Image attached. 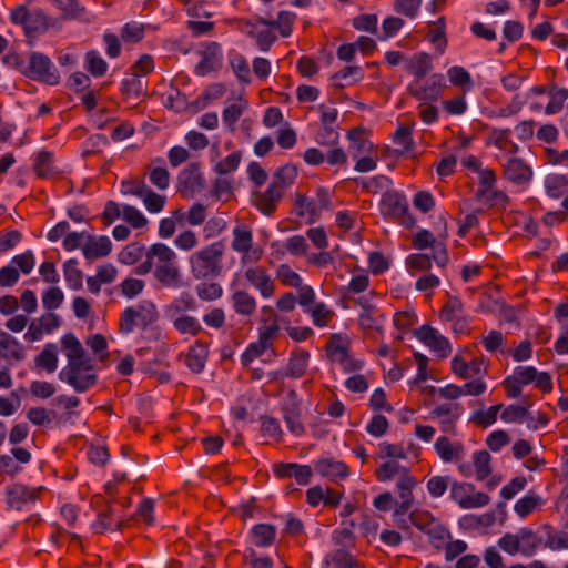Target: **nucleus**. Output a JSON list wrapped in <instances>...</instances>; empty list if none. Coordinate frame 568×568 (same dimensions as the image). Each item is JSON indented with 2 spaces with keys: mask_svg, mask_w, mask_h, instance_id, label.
Here are the masks:
<instances>
[{
  "mask_svg": "<svg viewBox=\"0 0 568 568\" xmlns=\"http://www.w3.org/2000/svg\"><path fill=\"white\" fill-rule=\"evenodd\" d=\"M296 14L291 11H280L275 20H268L272 29H276L283 38L292 34Z\"/></svg>",
  "mask_w": 568,
  "mask_h": 568,
  "instance_id": "56",
  "label": "nucleus"
},
{
  "mask_svg": "<svg viewBox=\"0 0 568 568\" xmlns=\"http://www.w3.org/2000/svg\"><path fill=\"white\" fill-rule=\"evenodd\" d=\"M374 474L381 483L396 480L397 489L414 488L417 484L409 469L396 460H385L375 469Z\"/></svg>",
  "mask_w": 568,
  "mask_h": 568,
  "instance_id": "10",
  "label": "nucleus"
},
{
  "mask_svg": "<svg viewBox=\"0 0 568 568\" xmlns=\"http://www.w3.org/2000/svg\"><path fill=\"white\" fill-rule=\"evenodd\" d=\"M542 500L539 495L529 491L525 496H523L520 499L516 501L514 505V511L519 516L520 518H526L529 516L532 511H535L537 508L541 507Z\"/></svg>",
  "mask_w": 568,
  "mask_h": 568,
  "instance_id": "49",
  "label": "nucleus"
},
{
  "mask_svg": "<svg viewBox=\"0 0 568 568\" xmlns=\"http://www.w3.org/2000/svg\"><path fill=\"white\" fill-rule=\"evenodd\" d=\"M529 384H534L544 393H549L552 389L551 376L547 372L537 371L534 366H517L511 375L503 381V386L510 398L518 397L523 387Z\"/></svg>",
  "mask_w": 568,
  "mask_h": 568,
  "instance_id": "4",
  "label": "nucleus"
},
{
  "mask_svg": "<svg viewBox=\"0 0 568 568\" xmlns=\"http://www.w3.org/2000/svg\"><path fill=\"white\" fill-rule=\"evenodd\" d=\"M296 212L298 216L306 219L310 224L317 221L322 213L315 199L300 195L296 199Z\"/></svg>",
  "mask_w": 568,
  "mask_h": 568,
  "instance_id": "47",
  "label": "nucleus"
},
{
  "mask_svg": "<svg viewBox=\"0 0 568 568\" xmlns=\"http://www.w3.org/2000/svg\"><path fill=\"white\" fill-rule=\"evenodd\" d=\"M487 367L488 363L484 356L475 357L468 362L463 357L462 352L450 361L452 372L463 379L480 377L486 374Z\"/></svg>",
  "mask_w": 568,
  "mask_h": 568,
  "instance_id": "21",
  "label": "nucleus"
},
{
  "mask_svg": "<svg viewBox=\"0 0 568 568\" xmlns=\"http://www.w3.org/2000/svg\"><path fill=\"white\" fill-rule=\"evenodd\" d=\"M33 498V491L20 484L12 485L7 489V500L12 508L21 509Z\"/></svg>",
  "mask_w": 568,
  "mask_h": 568,
  "instance_id": "43",
  "label": "nucleus"
},
{
  "mask_svg": "<svg viewBox=\"0 0 568 568\" xmlns=\"http://www.w3.org/2000/svg\"><path fill=\"white\" fill-rule=\"evenodd\" d=\"M27 75L33 80L54 85L59 82V73L51 60L40 53L32 52L29 55Z\"/></svg>",
  "mask_w": 568,
  "mask_h": 568,
  "instance_id": "14",
  "label": "nucleus"
},
{
  "mask_svg": "<svg viewBox=\"0 0 568 568\" xmlns=\"http://www.w3.org/2000/svg\"><path fill=\"white\" fill-rule=\"evenodd\" d=\"M504 174L507 180L520 185L530 181L532 170L523 160L510 158L504 165Z\"/></svg>",
  "mask_w": 568,
  "mask_h": 568,
  "instance_id": "29",
  "label": "nucleus"
},
{
  "mask_svg": "<svg viewBox=\"0 0 568 568\" xmlns=\"http://www.w3.org/2000/svg\"><path fill=\"white\" fill-rule=\"evenodd\" d=\"M384 315L374 307L364 308L358 316V324L365 331L379 329L384 323Z\"/></svg>",
  "mask_w": 568,
  "mask_h": 568,
  "instance_id": "54",
  "label": "nucleus"
},
{
  "mask_svg": "<svg viewBox=\"0 0 568 568\" xmlns=\"http://www.w3.org/2000/svg\"><path fill=\"white\" fill-rule=\"evenodd\" d=\"M195 308L196 302L194 297L190 293L184 292L164 307V315L170 321L186 315L187 311H194Z\"/></svg>",
  "mask_w": 568,
  "mask_h": 568,
  "instance_id": "33",
  "label": "nucleus"
},
{
  "mask_svg": "<svg viewBox=\"0 0 568 568\" xmlns=\"http://www.w3.org/2000/svg\"><path fill=\"white\" fill-rule=\"evenodd\" d=\"M427 39L435 45L436 50L440 54L444 53L447 47L446 23L444 17H440L435 22L429 23Z\"/></svg>",
  "mask_w": 568,
  "mask_h": 568,
  "instance_id": "42",
  "label": "nucleus"
},
{
  "mask_svg": "<svg viewBox=\"0 0 568 568\" xmlns=\"http://www.w3.org/2000/svg\"><path fill=\"white\" fill-rule=\"evenodd\" d=\"M444 87L443 74L434 73L425 81H412L408 84V91L419 102H435L439 99Z\"/></svg>",
  "mask_w": 568,
  "mask_h": 568,
  "instance_id": "17",
  "label": "nucleus"
},
{
  "mask_svg": "<svg viewBox=\"0 0 568 568\" xmlns=\"http://www.w3.org/2000/svg\"><path fill=\"white\" fill-rule=\"evenodd\" d=\"M219 155V148L216 144H214L211 149V161L213 164V170L215 173L220 175H226L237 170L241 161H242V152L241 151H234L230 154H227L222 160H216V156Z\"/></svg>",
  "mask_w": 568,
  "mask_h": 568,
  "instance_id": "32",
  "label": "nucleus"
},
{
  "mask_svg": "<svg viewBox=\"0 0 568 568\" xmlns=\"http://www.w3.org/2000/svg\"><path fill=\"white\" fill-rule=\"evenodd\" d=\"M297 178V169L292 164L281 166L274 174L273 184L284 193V190L290 187Z\"/></svg>",
  "mask_w": 568,
  "mask_h": 568,
  "instance_id": "58",
  "label": "nucleus"
},
{
  "mask_svg": "<svg viewBox=\"0 0 568 568\" xmlns=\"http://www.w3.org/2000/svg\"><path fill=\"white\" fill-rule=\"evenodd\" d=\"M112 251V242L106 235H91L83 247V256L87 261H94L108 256Z\"/></svg>",
  "mask_w": 568,
  "mask_h": 568,
  "instance_id": "27",
  "label": "nucleus"
},
{
  "mask_svg": "<svg viewBox=\"0 0 568 568\" xmlns=\"http://www.w3.org/2000/svg\"><path fill=\"white\" fill-rule=\"evenodd\" d=\"M432 69V57L426 52H417L405 60L404 70L414 75L415 80H422Z\"/></svg>",
  "mask_w": 568,
  "mask_h": 568,
  "instance_id": "31",
  "label": "nucleus"
},
{
  "mask_svg": "<svg viewBox=\"0 0 568 568\" xmlns=\"http://www.w3.org/2000/svg\"><path fill=\"white\" fill-rule=\"evenodd\" d=\"M247 109V102L243 98H237L229 102L222 111V121L230 132H234L236 122Z\"/></svg>",
  "mask_w": 568,
  "mask_h": 568,
  "instance_id": "36",
  "label": "nucleus"
},
{
  "mask_svg": "<svg viewBox=\"0 0 568 568\" xmlns=\"http://www.w3.org/2000/svg\"><path fill=\"white\" fill-rule=\"evenodd\" d=\"M364 78V71L358 65H348L336 72L333 77V84L337 88L351 87Z\"/></svg>",
  "mask_w": 568,
  "mask_h": 568,
  "instance_id": "41",
  "label": "nucleus"
},
{
  "mask_svg": "<svg viewBox=\"0 0 568 568\" xmlns=\"http://www.w3.org/2000/svg\"><path fill=\"white\" fill-rule=\"evenodd\" d=\"M383 212L397 219L404 220L408 213L406 196L398 192H387L382 199Z\"/></svg>",
  "mask_w": 568,
  "mask_h": 568,
  "instance_id": "30",
  "label": "nucleus"
},
{
  "mask_svg": "<svg viewBox=\"0 0 568 568\" xmlns=\"http://www.w3.org/2000/svg\"><path fill=\"white\" fill-rule=\"evenodd\" d=\"M486 144L507 153H516L518 150V145L510 140V129L490 128L487 133Z\"/></svg>",
  "mask_w": 568,
  "mask_h": 568,
  "instance_id": "34",
  "label": "nucleus"
},
{
  "mask_svg": "<svg viewBox=\"0 0 568 568\" xmlns=\"http://www.w3.org/2000/svg\"><path fill=\"white\" fill-rule=\"evenodd\" d=\"M327 352L333 362L338 363L346 373L361 371L364 362L354 358L349 354V342L339 336L333 335L327 344Z\"/></svg>",
  "mask_w": 568,
  "mask_h": 568,
  "instance_id": "13",
  "label": "nucleus"
},
{
  "mask_svg": "<svg viewBox=\"0 0 568 568\" xmlns=\"http://www.w3.org/2000/svg\"><path fill=\"white\" fill-rule=\"evenodd\" d=\"M544 186L548 196L559 199L568 193V178L562 174H548Z\"/></svg>",
  "mask_w": 568,
  "mask_h": 568,
  "instance_id": "44",
  "label": "nucleus"
},
{
  "mask_svg": "<svg viewBox=\"0 0 568 568\" xmlns=\"http://www.w3.org/2000/svg\"><path fill=\"white\" fill-rule=\"evenodd\" d=\"M207 353L206 346L203 343L196 342L185 355V365L193 373L202 372L206 363Z\"/></svg>",
  "mask_w": 568,
  "mask_h": 568,
  "instance_id": "40",
  "label": "nucleus"
},
{
  "mask_svg": "<svg viewBox=\"0 0 568 568\" xmlns=\"http://www.w3.org/2000/svg\"><path fill=\"white\" fill-rule=\"evenodd\" d=\"M282 415L287 429L294 436H302L305 432L301 420V400L295 390H290L282 403Z\"/></svg>",
  "mask_w": 568,
  "mask_h": 568,
  "instance_id": "19",
  "label": "nucleus"
},
{
  "mask_svg": "<svg viewBox=\"0 0 568 568\" xmlns=\"http://www.w3.org/2000/svg\"><path fill=\"white\" fill-rule=\"evenodd\" d=\"M200 61L195 65L194 72L200 77H205L213 71H217L223 61L222 48L217 42H207L202 44L199 50Z\"/></svg>",
  "mask_w": 568,
  "mask_h": 568,
  "instance_id": "20",
  "label": "nucleus"
},
{
  "mask_svg": "<svg viewBox=\"0 0 568 568\" xmlns=\"http://www.w3.org/2000/svg\"><path fill=\"white\" fill-rule=\"evenodd\" d=\"M275 528L268 524H257L251 529L252 542L256 547L265 548L273 544L275 540Z\"/></svg>",
  "mask_w": 568,
  "mask_h": 568,
  "instance_id": "45",
  "label": "nucleus"
},
{
  "mask_svg": "<svg viewBox=\"0 0 568 568\" xmlns=\"http://www.w3.org/2000/svg\"><path fill=\"white\" fill-rule=\"evenodd\" d=\"M450 436H439L434 443V450L443 463H459L466 455L465 445L460 440L452 439Z\"/></svg>",
  "mask_w": 568,
  "mask_h": 568,
  "instance_id": "22",
  "label": "nucleus"
},
{
  "mask_svg": "<svg viewBox=\"0 0 568 568\" xmlns=\"http://www.w3.org/2000/svg\"><path fill=\"white\" fill-rule=\"evenodd\" d=\"M272 346L257 338V341L250 343L243 354L241 355V363L243 366H250L253 361L265 354Z\"/></svg>",
  "mask_w": 568,
  "mask_h": 568,
  "instance_id": "61",
  "label": "nucleus"
},
{
  "mask_svg": "<svg viewBox=\"0 0 568 568\" xmlns=\"http://www.w3.org/2000/svg\"><path fill=\"white\" fill-rule=\"evenodd\" d=\"M234 311L244 316H251L256 310V300L245 291H236L232 295Z\"/></svg>",
  "mask_w": 568,
  "mask_h": 568,
  "instance_id": "46",
  "label": "nucleus"
},
{
  "mask_svg": "<svg viewBox=\"0 0 568 568\" xmlns=\"http://www.w3.org/2000/svg\"><path fill=\"white\" fill-rule=\"evenodd\" d=\"M314 470L322 477L334 483L344 480L349 477L348 466L333 457H322L314 463Z\"/></svg>",
  "mask_w": 568,
  "mask_h": 568,
  "instance_id": "23",
  "label": "nucleus"
},
{
  "mask_svg": "<svg viewBox=\"0 0 568 568\" xmlns=\"http://www.w3.org/2000/svg\"><path fill=\"white\" fill-rule=\"evenodd\" d=\"M450 498L463 509L484 507L490 501V498L487 494L476 491L474 485L468 483L452 484Z\"/></svg>",
  "mask_w": 568,
  "mask_h": 568,
  "instance_id": "16",
  "label": "nucleus"
},
{
  "mask_svg": "<svg viewBox=\"0 0 568 568\" xmlns=\"http://www.w3.org/2000/svg\"><path fill=\"white\" fill-rule=\"evenodd\" d=\"M9 19L13 24L21 26L27 37L42 34L49 28L45 13L40 8L29 7L27 3L12 8Z\"/></svg>",
  "mask_w": 568,
  "mask_h": 568,
  "instance_id": "5",
  "label": "nucleus"
},
{
  "mask_svg": "<svg viewBox=\"0 0 568 568\" xmlns=\"http://www.w3.org/2000/svg\"><path fill=\"white\" fill-rule=\"evenodd\" d=\"M159 317L156 306L151 301H142L136 305L125 307L119 321V328L122 334H130L135 327H148Z\"/></svg>",
  "mask_w": 568,
  "mask_h": 568,
  "instance_id": "6",
  "label": "nucleus"
},
{
  "mask_svg": "<svg viewBox=\"0 0 568 568\" xmlns=\"http://www.w3.org/2000/svg\"><path fill=\"white\" fill-rule=\"evenodd\" d=\"M540 544V539L530 528L524 527L515 534H505L499 540L498 546L508 555L521 554L525 557L535 555Z\"/></svg>",
  "mask_w": 568,
  "mask_h": 568,
  "instance_id": "7",
  "label": "nucleus"
},
{
  "mask_svg": "<svg viewBox=\"0 0 568 568\" xmlns=\"http://www.w3.org/2000/svg\"><path fill=\"white\" fill-rule=\"evenodd\" d=\"M415 336L438 358H446L452 354V344L448 338L439 333L438 329L429 326L423 325L416 332Z\"/></svg>",
  "mask_w": 568,
  "mask_h": 568,
  "instance_id": "18",
  "label": "nucleus"
},
{
  "mask_svg": "<svg viewBox=\"0 0 568 568\" xmlns=\"http://www.w3.org/2000/svg\"><path fill=\"white\" fill-rule=\"evenodd\" d=\"M136 274L153 273L156 281L169 288H181L184 285L178 254L164 243H154L145 251L144 261L135 268Z\"/></svg>",
  "mask_w": 568,
  "mask_h": 568,
  "instance_id": "2",
  "label": "nucleus"
},
{
  "mask_svg": "<svg viewBox=\"0 0 568 568\" xmlns=\"http://www.w3.org/2000/svg\"><path fill=\"white\" fill-rule=\"evenodd\" d=\"M170 322L180 334H190L194 336L202 328L197 318L190 315L179 316L170 320Z\"/></svg>",
  "mask_w": 568,
  "mask_h": 568,
  "instance_id": "60",
  "label": "nucleus"
},
{
  "mask_svg": "<svg viewBox=\"0 0 568 568\" xmlns=\"http://www.w3.org/2000/svg\"><path fill=\"white\" fill-rule=\"evenodd\" d=\"M447 77L449 82L465 91H469L473 88V80L470 73L459 65H454L447 70Z\"/></svg>",
  "mask_w": 568,
  "mask_h": 568,
  "instance_id": "57",
  "label": "nucleus"
},
{
  "mask_svg": "<svg viewBox=\"0 0 568 568\" xmlns=\"http://www.w3.org/2000/svg\"><path fill=\"white\" fill-rule=\"evenodd\" d=\"M0 355L4 359L21 361L23 358V348L10 334L0 329Z\"/></svg>",
  "mask_w": 568,
  "mask_h": 568,
  "instance_id": "37",
  "label": "nucleus"
},
{
  "mask_svg": "<svg viewBox=\"0 0 568 568\" xmlns=\"http://www.w3.org/2000/svg\"><path fill=\"white\" fill-rule=\"evenodd\" d=\"M121 91L128 97L139 98L144 94V84L139 74L131 73L121 82Z\"/></svg>",
  "mask_w": 568,
  "mask_h": 568,
  "instance_id": "64",
  "label": "nucleus"
},
{
  "mask_svg": "<svg viewBox=\"0 0 568 568\" xmlns=\"http://www.w3.org/2000/svg\"><path fill=\"white\" fill-rule=\"evenodd\" d=\"M282 196L283 192L278 186L271 183L265 191L253 194V203L263 214L270 215L275 211Z\"/></svg>",
  "mask_w": 568,
  "mask_h": 568,
  "instance_id": "28",
  "label": "nucleus"
},
{
  "mask_svg": "<svg viewBox=\"0 0 568 568\" xmlns=\"http://www.w3.org/2000/svg\"><path fill=\"white\" fill-rule=\"evenodd\" d=\"M243 277L250 286L255 288L263 298H271L275 293V282L266 267L262 265H242Z\"/></svg>",
  "mask_w": 568,
  "mask_h": 568,
  "instance_id": "15",
  "label": "nucleus"
},
{
  "mask_svg": "<svg viewBox=\"0 0 568 568\" xmlns=\"http://www.w3.org/2000/svg\"><path fill=\"white\" fill-rule=\"evenodd\" d=\"M549 102L545 108V112L549 115L559 113L565 102L568 100V89L558 88L557 85H551L548 90Z\"/></svg>",
  "mask_w": 568,
  "mask_h": 568,
  "instance_id": "50",
  "label": "nucleus"
},
{
  "mask_svg": "<svg viewBox=\"0 0 568 568\" xmlns=\"http://www.w3.org/2000/svg\"><path fill=\"white\" fill-rule=\"evenodd\" d=\"M304 313L311 317L313 325L318 328L327 327L335 315L334 311L322 301L306 308Z\"/></svg>",
  "mask_w": 568,
  "mask_h": 568,
  "instance_id": "39",
  "label": "nucleus"
},
{
  "mask_svg": "<svg viewBox=\"0 0 568 568\" xmlns=\"http://www.w3.org/2000/svg\"><path fill=\"white\" fill-rule=\"evenodd\" d=\"M409 527L426 534L435 547H440L448 537L447 529L429 511L416 509L409 513Z\"/></svg>",
  "mask_w": 568,
  "mask_h": 568,
  "instance_id": "9",
  "label": "nucleus"
},
{
  "mask_svg": "<svg viewBox=\"0 0 568 568\" xmlns=\"http://www.w3.org/2000/svg\"><path fill=\"white\" fill-rule=\"evenodd\" d=\"M239 29L242 33L253 38L256 47L262 52H268L277 39L268 20L264 18H257L255 23L251 21H240Z\"/></svg>",
  "mask_w": 568,
  "mask_h": 568,
  "instance_id": "11",
  "label": "nucleus"
},
{
  "mask_svg": "<svg viewBox=\"0 0 568 568\" xmlns=\"http://www.w3.org/2000/svg\"><path fill=\"white\" fill-rule=\"evenodd\" d=\"M58 346L53 343L45 344L42 352L36 357V365L53 373L58 367Z\"/></svg>",
  "mask_w": 568,
  "mask_h": 568,
  "instance_id": "48",
  "label": "nucleus"
},
{
  "mask_svg": "<svg viewBox=\"0 0 568 568\" xmlns=\"http://www.w3.org/2000/svg\"><path fill=\"white\" fill-rule=\"evenodd\" d=\"M61 347L67 365L59 372V379L78 393L93 387L98 381L94 366L77 336L73 333L64 334L61 337Z\"/></svg>",
  "mask_w": 568,
  "mask_h": 568,
  "instance_id": "1",
  "label": "nucleus"
},
{
  "mask_svg": "<svg viewBox=\"0 0 568 568\" xmlns=\"http://www.w3.org/2000/svg\"><path fill=\"white\" fill-rule=\"evenodd\" d=\"M33 169L40 178H51L59 173L54 165L53 154L45 150L36 153Z\"/></svg>",
  "mask_w": 568,
  "mask_h": 568,
  "instance_id": "38",
  "label": "nucleus"
},
{
  "mask_svg": "<svg viewBox=\"0 0 568 568\" xmlns=\"http://www.w3.org/2000/svg\"><path fill=\"white\" fill-rule=\"evenodd\" d=\"M347 136L351 141L349 150L354 152L355 156L369 154L373 151V143L364 136L361 130H351Z\"/></svg>",
  "mask_w": 568,
  "mask_h": 568,
  "instance_id": "55",
  "label": "nucleus"
},
{
  "mask_svg": "<svg viewBox=\"0 0 568 568\" xmlns=\"http://www.w3.org/2000/svg\"><path fill=\"white\" fill-rule=\"evenodd\" d=\"M64 301V294L62 290L55 285L50 286L42 294V306L47 311H53L59 308Z\"/></svg>",
  "mask_w": 568,
  "mask_h": 568,
  "instance_id": "63",
  "label": "nucleus"
},
{
  "mask_svg": "<svg viewBox=\"0 0 568 568\" xmlns=\"http://www.w3.org/2000/svg\"><path fill=\"white\" fill-rule=\"evenodd\" d=\"M363 564L356 560L347 550L335 549L328 552L324 559V568H363Z\"/></svg>",
  "mask_w": 568,
  "mask_h": 568,
  "instance_id": "35",
  "label": "nucleus"
},
{
  "mask_svg": "<svg viewBox=\"0 0 568 568\" xmlns=\"http://www.w3.org/2000/svg\"><path fill=\"white\" fill-rule=\"evenodd\" d=\"M63 276L71 290L79 291L82 287L83 273L78 267L75 258H69L63 263Z\"/></svg>",
  "mask_w": 568,
  "mask_h": 568,
  "instance_id": "51",
  "label": "nucleus"
},
{
  "mask_svg": "<svg viewBox=\"0 0 568 568\" xmlns=\"http://www.w3.org/2000/svg\"><path fill=\"white\" fill-rule=\"evenodd\" d=\"M224 251V244L219 241L194 251L187 258L191 275L195 280L217 277L222 272Z\"/></svg>",
  "mask_w": 568,
  "mask_h": 568,
  "instance_id": "3",
  "label": "nucleus"
},
{
  "mask_svg": "<svg viewBox=\"0 0 568 568\" xmlns=\"http://www.w3.org/2000/svg\"><path fill=\"white\" fill-rule=\"evenodd\" d=\"M145 251L146 248L138 242L129 243L118 253V261L124 265H133L145 257Z\"/></svg>",
  "mask_w": 568,
  "mask_h": 568,
  "instance_id": "53",
  "label": "nucleus"
},
{
  "mask_svg": "<svg viewBox=\"0 0 568 568\" xmlns=\"http://www.w3.org/2000/svg\"><path fill=\"white\" fill-rule=\"evenodd\" d=\"M143 202L145 210L151 214L160 213L166 203V196L162 194H158L148 187L143 195L140 197Z\"/></svg>",
  "mask_w": 568,
  "mask_h": 568,
  "instance_id": "59",
  "label": "nucleus"
},
{
  "mask_svg": "<svg viewBox=\"0 0 568 568\" xmlns=\"http://www.w3.org/2000/svg\"><path fill=\"white\" fill-rule=\"evenodd\" d=\"M464 413V408L458 403H444L434 407L430 413V419L437 422L443 434L456 436L457 423Z\"/></svg>",
  "mask_w": 568,
  "mask_h": 568,
  "instance_id": "12",
  "label": "nucleus"
},
{
  "mask_svg": "<svg viewBox=\"0 0 568 568\" xmlns=\"http://www.w3.org/2000/svg\"><path fill=\"white\" fill-rule=\"evenodd\" d=\"M501 405H494L486 409H478L470 416V422L480 427H489L497 420Z\"/></svg>",
  "mask_w": 568,
  "mask_h": 568,
  "instance_id": "62",
  "label": "nucleus"
},
{
  "mask_svg": "<svg viewBox=\"0 0 568 568\" xmlns=\"http://www.w3.org/2000/svg\"><path fill=\"white\" fill-rule=\"evenodd\" d=\"M399 491V501L395 500L392 518L394 524L404 530L409 529V514L414 504L413 488L397 489Z\"/></svg>",
  "mask_w": 568,
  "mask_h": 568,
  "instance_id": "26",
  "label": "nucleus"
},
{
  "mask_svg": "<svg viewBox=\"0 0 568 568\" xmlns=\"http://www.w3.org/2000/svg\"><path fill=\"white\" fill-rule=\"evenodd\" d=\"M310 353L304 349H296L291 353L287 364L283 371H275L271 373L273 378L278 376L287 378H301L306 373L310 364Z\"/></svg>",
  "mask_w": 568,
  "mask_h": 568,
  "instance_id": "24",
  "label": "nucleus"
},
{
  "mask_svg": "<svg viewBox=\"0 0 568 568\" xmlns=\"http://www.w3.org/2000/svg\"><path fill=\"white\" fill-rule=\"evenodd\" d=\"M463 316L464 305L457 296H450L439 313L440 320L445 322H459Z\"/></svg>",
  "mask_w": 568,
  "mask_h": 568,
  "instance_id": "52",
  "label": "nucleus"
},
{
  "mask_svg": "<svg viewBox=\"0 0 568 568\" xmlns=\"http://www.w3.org/2000/svg\"><path fill=\"white\" fill-rule=\"evenodd\" d=\"M231 248L241 255V265L255 264L264 254L261 246H254L253 233L246 225H237L232 230Z\"/></svg>",
  "mask_w": 568,
  "mask_h": 568,
  "instance_id": "8",
  "label": "nucleus"
},
{
  "mask_svg": "<svg viewBox=\"0 0 568 568\" xmlns=\"http://www.w3.org/2000/svg\"><path fill=\"white\" fill-rule=\"evenodd\" d=\"M273 471L276 477L285 479L293 478L296 484L305 486L311 481L313 469L308 465H300L296 463L275 464Z\"/></svg>",
  "mask_w": 568,
  "mask_h": 568,
  "instance_id": "25",
  "label": "nucleus"
}]
</instances>
